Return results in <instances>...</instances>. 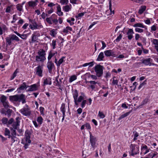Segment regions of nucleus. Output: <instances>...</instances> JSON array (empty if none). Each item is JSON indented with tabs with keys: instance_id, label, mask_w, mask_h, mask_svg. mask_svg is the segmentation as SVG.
<instances>
[{
	"instance_id": "nucleus-1",
	"label": "nucleus",
	"mask_w": 158,
	"mask_h": 158,
	"mask_svg": "<svg viewBox=\"0 0 158 158\" xmlns=\"http://www.w3.org/2000/svg\"><path fill=\"white\" fill-rule=\"evenodd\" d=\"M9 98L10 101L12 102H22L23 104H24L26 102L25 96L23 94L10 96H9Z\"/></svg>"
},
{
	"instance_id": "nucleus-2",
	"label": "nucleus",
	"mask_w": 158,
	"mask_h": 158,
	"mask_svg": "<svg viewBox=\"0 0 158 158\" xmlns=\"http://www.w3.org/2000/svg\"><path fill=\"white\" fill-rule=\"evenodd\" d=\"M73 96L75 104L77 106L78 105V103L81 102L84 99L85 97V94L83 93H81V95L78 98V92L77 89H75L73 93Z\"/></svg>"
},
{
	"instance_id": "nucleus-3",
	"label": "nucleus",
	"mask_w": 158,
	"mask_h": 158,
	"mask_svg": "<svg viewBox=\"0 0 158 158\" xmlns=\"http://www.w3.org/2000/svg\"><path fill=\"white\" fill-rule=\"evenodd\" d=\"M29 21L32 24H30L29 27L32 30L35 29H39L43 28V26L41 23L37 24L35 19H29Z\"/></svg>"
},
{
	"instance_id": "nucleus-4",
	"label": "nucleus",
	"mask_w": 158,
	"mask_h": 158,
	"mask_svg": "<svg viewBox=\"0 0 158 158\" xmlns=\"http://www.w3.org/2000/svg\"><path fill=\"white\" fill-rule=\"evenodd\" d=\"M57 16L55 14H52L49 17H47L46 21L49 25H52L53 23L57 25L58 23V20L56 18Z\"/></svg>"
},
{
	"instance_id": "nucleus-5",
	"label": "nucleus",
	"mask_w": 158,
	"mask_h": 158,
	"mask_svg": "<svg viewBox=\"0 0 158 158\" xmlns=\"http://www.w3.org/2000/svg\"><path fill=\"white\" fill-rule=\"evenodd\" d=\"M6 44L8 45H10L12 44V41L15 40L19 41L20 40L19 37L15 35L12 34L9 35V36L6 38Z\"/></svg>"
},
{
	"instance_id": "nucleus-6",
	"label": "nucleus",
	"mask_w": 158,
	"mask_h": 158,
	"mask_svg": "<svg viewBox=\"0 0 158 158\" xmlns=\"http://www.w3.org/2000/svg\"><path fill=\"white\" fill-rule=\"evenodd\" d=\"M20 112L25 116H29L31 113L30 108L27 104H26L25 107L20 110Z\"/></svg>"
},
{
	"instance_id": "nucleus-7",
	"label": "nucleus",
	"mask_w": 158,
	"mask_h": 158,
	"mask_svg": "<svg viewBox=\"0 0 158 158\" xmlns=\"http://www.w3.org/2000/svg\"><path fill=\"white\" fill-rule=\"evenodd\" d=\"M103 66L100 64H97L95 66V71L98 77H100L102 76L103 73Z\"/></svg>"
},
{
	"instance_id": "nucleus-8",
	"label": "nucleus",
	"mask_w": 158,
	"mask_h": 158,
	"mask_svg": "<svg viewBox=\"0 0 158 158\" xmlns=\"http://www.w3.org/2000/svg\"><path fill=\"white\" fill-rule=\"evenodd\" d=\"M130 148L132 152L131 154V156H134L139 153V147L138 146L131 144V145Z\"/></svg>"
},
{
	"instance_id": "nucleus-9",
	"label": "nucleus",
	"mask_w": 158,
	"mask_h": 158,
	"mask_svg": "<svg viewBox=\"0 0 158 158\" xmlns=\"http://www.w3.org/2000/svg\"><path fill=\"white\" fill-rule=\"evenodd\" d=\"M47 66L49 73L51 74L52 73V69L55 68L54 63L52 61L48 60L47 64Z\"/></svg>"
},
{
	"instance_id": "nucleus-10",
	"label": "nucleus",
	"mask_w": 158,
	"mask_h": 158,
	"mask_svg": "<svg viewBox=\"0 0 158 158\" xmlns=\"http://www.w3.org/2000/svg\"><path fill=\"white\" fill-rule=\"evenodd\" d=\"M141 149V152L140 154H142V152H143L144 155H145L149 152L150 150V148H148L147 145L144 144H142Z\"/></svg>"
},
{
	"instance_id": "nucleus-11",
	"label": "nucleus",
	"mask_w": 158,
	"mask_h": 158,
	"mask_svg": "<svg viewBox=\"0 0 158 158\" xmlns=\"http://www.w3.org/2000/svg\"><path fill=\"white\" fill-rule=\"evenodd\" d=\"M43 67L40 65L38 66L35 68L36 74L40 77L43 76Z\"/></svg>"
},
{
	"instance_id": "nucleus-12",
	"label": "nucleus",
	"mask_w": 158,
	"mask_h": 158,
	"mask_svg": "<svg viewBox=\"0 0 158 158\" xmlns=\"http://www.w3.org/2000/svg\"><path fill=\"white\" fill-rule=\"evenodd\" d=\"M104 53L105 55L107 56L115 57V54L114 53V51L112 50H109L104 51Z\"/></svg>"
},
{
	"instance_id": "nucleus-13",
	"label": "nucleus",
	"mask_w": 158,
	"mask_h": 158,
	"mask_svg": "<svg viewBox=\"0 0 158 158\" xmlns=\"http://www.w3.org/2000/svg\"><path fill=\"white\" fill-rule=\"evenodd\" d=\"M96 141V138L92 135L91 133L90 132V141L91 146L93 148L95 147Z\"/></svg>"
},
{
	"instance_id": "nucleus-14",
	"label": "nucleus",
	"mask_w": 158,
	"mask_h": 158,
	"mask_svg": "<svg viewBox=\"0 0 158 158\" xmlns=\"http://www.w3.org/2000/svg\"><path fill=\"white\" fill-rule=\"evenodd\" d=\"M58 77L59 76H58L56 77L55 81H54V83H56L55 86L59 87V89H60V88L61 87L62 85V80L63 79V78H62L61 79H60L59 81L58 80Z\"/></svg>"
},
{
	"instance_id": "nucleus-15",
	"label": "nucleus",
	"mask_w": 158,
	"mask_h": 158,
	"mask_svg": "<svg viewBox=\"0 0 158 158\" xmlns=\"http://www.w3.org/2000/svg\"><path fill=\"white\" fill-rule=\"evenodd\" d=\"M128 31L127 33V34L128 35L127 37L128 39L131 40L133 37V34L134 33L133 30L132 29L128 28Z\"/></svg>"
},
{
	"instance_id": "nucleus-16",
	"label": "nucleus",
	"mask_w": 158,
	"mask_h": 158,
	"mask_svg": "<svg viewBox=\"0 0 158 158\" xmlns=\"http://www.w3.org/2000/svg\"><path fill=\"white\" fill-rule=\"evenodd\" d=\"M29 88L27 90V91H33L38 90V86L36 84H34L30 86H28Z\"/></svg>"
},
{
	"instance_id": "nucleus-17",
	"label": "nucleus",
	"mask_w": 158,
	"mask_h": 158,
	"mask_svg": "<svg viewBox=\"0 0 158 158\" xmlns=\"http://www.w3.org/2000/svg\"><path fill=\"white\" fill-rule=\"evenodd\" d=\"M20 118L19 117H17L16 118V121L14 122L12 126L13 127V128L15 129H17L18 128V126L19 125V123L20 122L19 121Z\"/></svg>"
},
{
	"instance_id": "nucleus-18",
	"label": "nucleus",
	"mask_w": 158,
	"mask_h": 158,
	"mask_svg": "<svg viewBox=\"0 0 158 158\" xmlns=\"http://www.w3.org/2000/svg\"><path fill=\"white\" fill-rule=\"evenodd\" d=\"M28 87V86L27 85L26 82H23L22 85L18 88L17 91L18 92H21L22 90H23L24 89H26Z\"/></svg>"
},
{
	"instance_id": "nucleus-19",
	"label": "nucleus",
	"mask_w": 158,
	"mask_h": 158,
	"mask_svg": "<svg viewBox=\"0 0 158 158\" xmlns=\"http://www.w3.org/2000/svg\"><path fill=\"white\" fill-rule=\"evenodd\" d=\"M51 85L52 84L51 78L49 77L45 78L44 80V85Z\"/></svg>"
},
{
	"instance_id": "nucleus-20",
	"label": "nucleus",
	"mask_w": 158,
	"mask_h": 158,
	"mask_svg": "<svg viewBox=\"0 0 158 158\" xmlns=\"http://www.w3.org/2000/svg\"><path fill=\"white\" fill-rule=\"evenodd\" d=\"M38 56H41L42 57L46 58L45 55L46 53H45V51L43 49H41L39 50L38 52Z\"/></svg>"
},
{
	"instance_id": "nucleus-21",
	"label": "nucleus",
	"mask_w": 158,
	"mask_h": 158,
	"mask_svg": "<svg viewBox=\"0 0 158 158\" xmlns=\"http://www.w3.org/2000/svg\"><path fill=\"white\" fill-rule=\"evenodd\" d=\"M150 60V58H148L146 59H143L142 60V63L146 65H150L151 64Z\"/></svg>"
},
{
	"instance_id": "nucleus-22",
	"label": "nucleus",
	"mask_w": 158,
	"mask_h": 158,
	"mask_svg": "<svg viewBox=\"0 0 158 158\" xmlns=\"http://www.w3.org/2000/svg\"><path fill=\"white\" fill-rule=\"evenodd\" d=\"M14 5H11L7 7L5 12L6 13H10L11 11L14 10Z\"/></svg>"
},
{
	"instance_id": "nucleus-23",
	"label": "nucleus",
	"mask_w": 158,
	"mask_h": 158,
	"mask_svg": "<svg viewBox=\"0 0 158 158\" xmlns=\"http://www.w3.org/2000/svg\"><path fill=\"white\" fill-rule=\"evenodd\" d=\"M46 58H44L38 55L36 56H35V61L37 62H43L46 60Z\"/></svg>"
},
{
	"instance_id": "nucleus-24",
	"label": "nucleus",
	"mask_w": 158,
	"mask_h": 158,
	"mask_svg": "<svg viewBox=\"0 0 158 158\" xmlns=\"http://www.w3.org/2000/svg\"><path fill=\"white\" fill-rule=\"evenodd\" d=\"M40 35V34L39 33H37L36 34L35 33L33 34L32 35L31 41L32 42H35L38 39L37 38V36H39Z\"/></svg>"
},
{
	"instance_id": "nucleus-25",
	"label": "nucleus",
	"mask_w": 158,
	"mask_h": 158,
	"mask_svg": "<svg viewBox=\"0 0 158 158\" xmlns=\"http://www.w3.org/2000/svg\"><path fill=\"white\" fill-rule=\"evenodd\" d=\"M87 83H89L91 85L89 86L90 88L92 89L93 90L95 88V85L97 83V82L94 81H87Z\"/></svg>"
},
{
	"instance_id": "nucleus-26",
	"label": "nucleus",
	"mask_w": 158,
	"mask_h": 158,
	"mask_svg": "<svg viewBox=\"0 0 158 158\" xmlns=\"http://www.w3.org/2000/svg\"><path fill=\"white\" fill-rule=\"evenodd\" d=\"M57 14L59 16H62L63 15V13L61 11V8L60 5H58L57 6Z\"/></svg>"
},
{
	"instance_id": "nucleus-27",
	"label": "nucleus",
	"mask_w": 158,
	"mask_h": 158,
	"mask_svg": "<svg viewBox=\"0 0 158 158\" xmlns=\"http://www.w3.org/2000/svg\"><path fill=\"white\" fill-rule=\"evenodd\" d=\"M7 30V28L6 25H4L2 27L0 26V35H2L3 34V32H5V31Z\"/></svg>"
},
{
	"instance_id": "nucleus-28",
	"label": "nucleus",
	"mask_w": 158,
	"mask_h": 158,
	"mask_svg": "<svg viewBox=\"0 0 158 158\" xmlns=\"http://www.w3.org/2000/svg\"><path fill=\"white\" fill-rule=\"evenodd\" d=\"M133 26L134 27H139L143 28H145L146 29H147L146 26L143 25V24L142 23H136Z\"/></svg>"
},
{
	"instance_id": "nucleus-29",
	"label": "nucleus",
	"mask_w": 158,
	"mask_h": 158,
	"mask_svg": "<svg viewBox=\"0 0 158 158\" xmlns=\"http://www.w3.org/2000/svg\"><path fill=\"white\" fill-rule=\"evenodd\" d=\"M104 53L102 52H101L99 54L98 58L96 60L98 61H101L103 60V59L104 58Z\"/></svg>"
},
{
	"instance_id": "nucleus-30",
	"label": "nucleus",
	"mask_w": 158,
	"mask_h": 158,
	"mask_svg": "<svg viewBox=\"0 0 158 158\" xmlns=\"http://www.w3.org/2000/svg\"><path fill=\"white\" fill-rule=\"evenodd\" d=\"M28 6L32 8H34L37 5V4H35L34 1H31L28 2Z\"/></svg>"
},
{
	"instance_id": "nucleus-31",
	"label": "nucleus",
	"mask_w": 158,
	"mask_h": 158,
	"mask_svg": "<svg viewBox=\"0 0 158 158\" xmlns=\"http://www.w3.org/2000/svg\"><path fill=\"white\" fill-rule=\"evenodd\" d=\"M130 113H131V111H129V112H127L126 113H125V114H122L118 118V120L120 121L121 119H122L124 118L125 117L127 116H128L130 114Z\"/></svg>"
},
{
	"instance_id": "nucleus-32",
	"label": "nucleus",
	"mask_w": 158,
	"mask_h": 158,
	"mask_svg": "<svg viewBox=\"0 0 158 158\" xmlns=\"http://www.w3.org/2000/svg\"><path fill=\"white\" fill-rule=\"evenodd\" d=\"M146 9V6H141L140 7V8L139 9L138 13L139 14H142L144 11Z\"/></svg>"
},
{
	"instance_id": "nucleus-33",
	"label": "nucleus",
	"mask_w": 158,
	"mask_h": 158,
	"mask_svg": "<svg viewBox=\"0 0 158 158\" xmlns=\"http://www.w3.org/2000/svg\"><path fill=\"white\" fill-rule=\"evenodd\" d=\"M57 52H56L55 53L54 52H52L51 51H50L49 53L48 56V60H50L55 55V54Z\"/></svg>"
},
{
	"instance_id": "nucleus-34",
	"label": "nucleus",
	"mask_w": 158,
	"mask_h": 158,
	"mask_svg": "<svg viewBox=\"0 0 158 158\" xmlns=\"http://www.w3.org/2000/svg\"><path fill=\"white\" fill-rule=\"evenodd\" d=\"M71 9L70 6L68 5L64 6L63 7V9L65 12H69Z\"/></svg>"
},
{
	"instance_id": "nucleus-35",
	"label": "nucleus",
	"mask_w": 158,
	"mask_h": 158,
	"mask_svg": "<svg viewBox=\"0 0 158 158\" xmlns=\"http://www.w3.org/2000/svg\"><path fill=\"white\" fill-rule=\"evenodd\" d=\"M13 110H12L10 109H8L6 111L5 115H7V116L9 117L11 116V113L12 112Z\"/></svg>"
},
{
	"instance_id": "nucleus-36",
	"label": "nucleus",
	"mask_w": 158,
	"mask_h": 158,
	"mask_svg": "<svg viewBox=\"0 0 158 158\" xmlns=\"http://www.w3.org/2000/svg\"><path fill=\"white\" fill-rule=\"evenodd\" d=\"M60 110L62 112L63 114H65V104L64 103H63L61 105L60 107Z\"/></svg>"
},
{
	"instance_id": "nucleus-37",
	"label": "nucleus",
	"mask_w": 158,
	"mask_h": 158,
	"mask_svg": "<svg viewBox=\"0 0 158 158\" xmlns=\"http://www.w3.org/2000/svg\"><path fill=\"white\" fill-rule=\"evenodd\" d=\"M10 131L7 128H6L5 130L4 134L6 136H8V138H10Z\"/></svg>"
},
{
	"instance_id": "nucleus-38",
	"label": "nucleus",
	"mask_w": 158,
	"mask_h": 158,
	"mask_svg": "<svg viewBox=\"0 0 158 158\" xmlns=\"http://www.w3.org/2000/svg\"><path fill=\"white\" fill-rule=\"evenodd\" d=\"M23 6L21 4H18L16 6V8L17 10L19 11H21L23 10Z\"/></svg>"
},
{
	"instance_id": "nucleus-39",
	"label": "nucleus",
	"mask_w": 158,
	"mask_h": 158,
	"mask_svg": "<svg viewBox=\"0 0 158 158\" xmlns=\"http://www.w3.org/2000/svg\"><path fill=\"white\" fill-rule=\"evenodd\" d=\"M7 98L4 95H2L0 98V102L2 103L6 101Z\"/></svg>"
},
{
	"instance_id": "nucleus-40",
	"label": "nucleus",
	"mask_w": 158,
	"mask_h": 158,
	"mask_svg": "<svg viewBox=\"0 0 158 158\" xmlns=\"http://www.w3.org/2000/svg\"><path fill=\"white\" fill-rule=\"evenodd\" d=\"M65 58L64 57H62L61 58L59 59L57 63V66L59 67L60 66V64L64 62V59Z\"/></svg>"
},
{
	"instance_id": "nucleus-41",
	"label": "nucleus",
	"mask_w": 158,
	"mask_h": 158,
	"mask_svg": "<svg viewBox=\"0 0 158 158\" xmlns=\"http://www.w3.org/2000/svg\"><path fill=\"white\" fill-rule=\"evenodd\" d=\"M50 35L53 37H55L57 32L55 29H53L50 31Z\"/></svg>"
},
{
	"instance_id": "nucleus-42",
	"label": "nucleus",
	"mask_w": 158,
	"mask_h": 158,
	"mask_svg": "<svg viewBox=\"0 0 158 158\" xmlns=\"http://www.w3.org/2000/svg\"><path fill=\"white\" fill-rule=\"evenodd\" d=\"M3 106L5 109H8V107H10L9 105V103L7 101H6L2 103Z\"/></svg>"
},
{
	"instance_id": "nucleus-43",
	"label": "nucleus",
	"mask_w": 158,
	"mask_h": 158,
	"mask_svg": "<svg viewBox=\"0 0 158 158\" xmlns=\"http://www.w3.org/2000/svg\"><path fill=\"white\" fill-rule=\"evenodd\" d=\"M43 118L41 116L38 117L37 118V121L38 123L40 125L42 124L43 122Z\"/></svg>"
},
{
	"instance_id": "nucleus-44",
	"label": "nucleus",
	"mask_w": 158,
	"mask_h": 158,
	"mask_svg": "<svg viewBox=\"0 0 158 158\" xmlns=\"http://www.w3.org/2000/svg\"><path fill=\"white\" fill-rule=\"evenodd\" d=\"M10 130L11 131V136H16V132L15 129H14L13 128H10Z\"/></svg>"
},
{
	"instance_id": "nucleus-45",
	"label": "nucleus",
	"mask_w": 158,
	"mask_h": 158,
	"mask_svg": "<svg viewBox=\"0 0 158 158\" xmlns=\"http://www.w3.org/2000/svg\"><path fill=\"white\" fill-rule=\"evenodd\" d=\"M133 133L134 135L133 140H134V141H135L137 139V138L139 135V133L136 131H134L133 132Z\"/></svg>"
},
{
	"instance_id": "nucleus-46",
	"label": "nucleus",
	"mask_w": 158,
	"mask_h": 158,
	"mask_svg": "<svg viewBox=\"0 0 158 158\" xmlns=\"http://www.w3.org/2000/svg\"><path fill=\"white\" fill-rule=\"evenodd\" d=\"M31 133L28 131H26L25 132V138H30Z\"/></svg>"
},
{
	"instance_id": "nucleus-47",
	"label": "nucleus",
	"mask_w": 158,
	"mask_h": 158,
	"mask_svg": "<svg viewBox=\"0 0 158 158\" xmlns=\"http://www.w3.org/2000/svg\"><path fill=\"white\" fill-rule=\"evenodd\" d=\"M77 79V77L75 75H73L71 77L69 78V81L70 82H72L73 81Z\"/></svg>"
},
{
	"instance_id": "nucleus-48",
	"label": "nucleus",
	"mask_w": 158,
	"mask_h": 158,
	"mask_svg": "<svg viewBox=\"0 0 158 158\" xmlns=\"http://www.w3.org/2000/svg\"><path fill=\"white\" fill-rule=\"evenodd\" d=\"M56 40H53L52 41V44H51V45L52 47V48L53 49H54L56 48Z\"/></svg>"
},
{
	"instance_id": "nucleus-49",
	"label": "nucleus",
	"mask_w": 158,
	"mask_h": 158,
	"mask_svg": "<svg viewBox=\"0 0 158 158\" xmlns=\"http://www.w3.org/2000/svg\"><path fill=\"white\" fill-rule=\"evenodd\" d=\"M116 78V77H114L113 78V81L112 82V84L113 85H117L118 82V80H115V79Z\"/></svg>"
},
{
	"instance_id": "nucleus-50",
	"label": "nucleus",
	"mask_w": 158,
	"mask_h": 158,
	"mask_svg": "<svg viewBox=\"0 0 158 158\" xmlns=\"http://www.w3.org/2000/svg\"><path fill=\"white\" fill-rule=\"evenodd\" d=\"M98 115L99 116L100 118H104L105 116V115L103 113V112H101L100 111L98 112Z\"/></svg>"
},
{
	"instance_id": "nucleus-51",
	"label": "nucleus",
	"mask_w": 158,
	"mask_h": 158,
	"mask_svg": "<svg viewBox=\"0 0 158 158\" xmlns=\"http://www.w3.org/2000/svg\"><path fill=\"white\" fill-rule=\"evenodd\" d=\"M8 120V119L5 117H4L2 119V122L4 124H7Z\"/></svg>"
},
{
	"instance_id": "nucleus-52",
	"label": "nucleus",
	"mask_w": 158,
	"mask_h": 158,
	"mask_svg": "<svg viewBox=\"0 0 158 158\" xmlns=\"http://www.w3.org/2000/svg\"><path fill=\"white\" fill-rule=\"evenodd\" d=\"M68 2V0H61L60 1V3L62 5L67 4Z\"/></svg>"
},
{
	"instance_id": "nucleus-53",
	"label": "nucleus",
	"mask_w": 158,
	"mask_h": 158,
	"mask_svg": "<svg viewBox=\"0 0 158 158\" xmlns=\"http://www.w3.org/2000/svg\"><path fill=\"white\" fill-rule=\"evenodd\" d=\"M149 99L148 98H146L142 102L141 105H143L146 104L148 102Z\"/></svg>"
},
{
	"instance_id": "nucleus-54",
	"label": "nucleus",
	"mask_w": 158,
	"mask_h": 158,
	"mask_svg": "<svg viewBox=\"0 0 158 158\" xmlns=\"http://www.w3.org/2000/svg\"><path fill=\"white\" fill-rule=\"evenodd\" d=\"M132 1H134L136 3L139 4H142L143 2L146 0H131Z\"/></svg>"
},
{
	"instance_id": "nucleus-55",
	"label": "nucleus",
	"mask_w": 158,
	"mask_h": 158,
	"mask_svg": "<svg viewBox=\"0 0 158 158\" xmlns=\"http://www.w3.org/2000/svg\"><path fill=\"white\" fill-rule=\"evenodd\" d=\"M122 36L121 34H120L117 37L116 39L114 41V42L116 41V42H119L121 39Z\"/></svg>"
},
{
	"instance_id": "nucleus-56",
	"label": "nucleus",
	"mask_w": 158,
	"mask_h": 158,
	"mask_svg": "<svg viewBox=\"0 0 158 158\" xmlns=\"http://www.w3.org/2000/svg\"><path fill=\"white\" fill-rule=\"evenodd\" d=\"M157 154H158V153H157V152H154V153H151L149 154L148 155L149 156H151V158H153L155 156H156Z\"/></svg>"
},
{
	"instance_id": "nucleus-57",
	"label": "nucleus",
	"mask_w": 158,
	"mask_h": 158,
	"mask_svg": "<svg viewBox=\"0 0 158 158\" xmlns=\"http://www.w3.org/2000/svg\"><path fill=\"white\" fill-rule=\"evenodd\" d=\"M19 37L23 40H26L27 37V36L26 34H23L22 35L20 34V35Z\"/></svg>"
},
{
	"instance_id": "nucleus-58",
	"label": "nucleus",
	"mask_w": 158,
	"mask_h": 158,
	"mask_svg": "<svg viewBox=\"0 0 158 158\" xmlns=\"http://www.w3.org/2000/svg\"><path fill=\"white\" fill-rule=\"evenodd\" d=\"M82 100L83 101L81 103V106L82 108H83L85 107V105L86 103V100H84V99Z\"/></svg>"
},
{
	"instance_id": "nucleus-59",
	"label": "nucleus",
	"mask_w": 158,
	"mask_h": 158,
	"mask_svg": "<svg viewBox=\"0 0 158 158\" xmlns=\"http://www.w3.org/2000/svg\"><path fill=\"white\" fill-rule=\"evenodd\" d=\"M147 81L146 80H145L140 85H139V87H138V89H140L142 87L145 85L146 83V81Z\"/></svg>"
},
{
	"instance_id": "nucleus-60",
	"label": "nucleus",
	"mask_w": 158,
	"mask_h": 158,
	"mask_svg": "<svg viewBox=\"0 0 158 158\" xmlns=\"http://www.w3.org/2000/svg\"><path fill=\"white\" fill-rule=\"evenodd\" d=\"M135 31L139 33H142L143 32V29L137 27H136L135 28Z\"/></svg>"
},
{
	"instance_id": "nucleus-61",
	"label": "nucleus",
	"mask_w": 158,
	"mask_h": 158,
	"mask_svg": "<svg viewBox=\"0 0 158 158\" xmlns=\"http://www.w3.org/2000/svg\"><path fill=\"white\" fill-rule=\"evenodd\" d=\"M17 20L16 19V14L14 15H13V20L11 21V23H15V21Z\"/></svg>"
},
{
	"instance_id": "nucleus-62",
	"label": "nucleus",
	"mask_w": 158,
	"mask_h": 158,
	"mask_svg": "<svg viewBox=\"0 0 158 158\" xmlns=\"http://www.w3.org/2000/svg\"><path fill=\"white\" fill-rule=\"evenodd\" d=\"M14 119L11 118L8 121L7 125H10L14 122Z\"/></svg>"
},
{
	"instance_id": "nucleus-63",
	"label": "nucleus",
	"mask_w": 158,
	"mask_h": 158,
	"mask_svg": "<svg viewBox=\"0 0 158 158\" xmlns=\"http://www.w3.org/2000/svg\"><path fill=\"white\" fill-rule=\"evenodd\" d=\"M85 127L87 129H90L91 128L90 124L88 123L85 124Z\"/></svg>"
},
{
	"instance_id": "nucleus-64",
	"label": "nucleus",
	"mask_w": 158,
	"mask_h": 158,
	"mask_svg": "<svg viewBox=\"0 0 158 158\" xmlns=\"http://www.w3.org/2000/svg\"><path fill=\"white\" fill-rule=\"evenodd\" d=\"M153 43L156 45H158V40L156 39H153Z\"/></svg>"
}]
</instances>
